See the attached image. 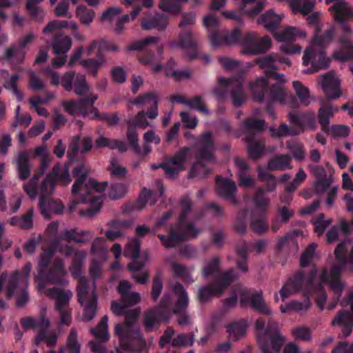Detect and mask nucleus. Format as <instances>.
<instances>
[{"instance_id": "obj_15", "label": "nucleus", "mask_w": 353, "mask_h": 353, "mask_svg": "<svg viewBox=\"0 0 353 353\" xmlns=\"http://www.w3.org/2000/svg\"><path fill=\"white\" fill-rule=\"evenodd\" d=\"M326 4L332 5L328 10L334 21L341 25V29L345 34L350 32L348 21H353V8L344 0H325Z\"/></svg>"}, {"instance_id": "obj_41", "label": "nucleus", "mask_w": 353, "mask_h": 353, "mask_svg": "<svg viewBox=\"0 0 353 353\" xmlns=\"http://www.w3.org/2000/svg\"><path fill=\"white\" fill-rule=\"evenodd\" d=\"M83 319L89 321L92 320L96 315L97 307V295L92 292L89 299L83 301Z\"/></svg>"}, {"instance_id": "obj_19", "label": "nucleus", "mask_w": 353, "mask_h": 353, "mask_svg": "<svg viewBox=\"0 0 353 353\" xmlns=\"http://www.w3.org/2000/svg\"><path fill=\"white\" fill-rule=\"evenodd\" d=\"M298 34L296 28L294 27H288L285 30L279 32H274L273 35L276 41L283 42L280 50L283 54H294L300 53L301 48L299 45H292Z\"/></svg>"}, {"instance_id": "obj_7", "label": "nucleus", "mask_w": 353, "mask_h": 353, "mask_svg": "<svg viewBox=\"0 0 353 353\" xmlns=\"http://www.w3.org/2000/svg\"><path fill=\"white\" fill-rule=\"evenodd\" d=\"M195 148L196 155L199 160L191 167L188 172L189 179L194 177L201 179L207 176L211 172V169L208 168L201 161L205 160L210 163L216 161L213 154L214 143L211 132L208 131L203 133L197 141Z\"/></svg>"}, {"instance_id": "obj_25", "label": "nucleus", "mask_w": 353, "mask_h": 353, "mask_svg": "<svg viewBox=\"0 0 353 353\" xmlns=\"http://www.w3.org/2000/svg\"><path fill=\"white\" fill-rule=\"evenodd\" d=\"M132 103L134 105L143 104L148 105L149 109L145 112L150 119H154L158 116V98L154 92H148L134 99Z\"/></svg>"}, {"instance_id": "obj_57", "label": "nucleus", "mask_w": 353, "mask_h": 353, "mask_svg": "<svg viewBox=\"0 0 353 353\" xmlns=\"http://www.w3.org/2000/svg\"><path fill=\"white\" fill-rule=\"evenodd\" d=\"M218 81L219 86L216 87L213 92L219 99H225L228 96L229 89L232 88V78L219 77Z\"/></svg>"}, {"instance_id": "obj_61", "label": "nucleus", "mask_w": 353, "mask_h": 353, "mask_svg": "<svg viewBox=\"0 0 353 353\" xmlns=\"http://www.w3.org/2000/svg\"><path fill=\"white\" fill-rule=\"evenodd\" d=\"M157 236L165 248H175L176 246V225L171 226L168 236L158 234Z\"/></svg>"}, {"instance_id": "obj_17", "label": "nucleus", "mask_w": 353, "mask_h": 353, "mask_svg": "<svg viewBox=\"0 0 353 353\" xmlns=\"http://www.w3.org/2000/svg\"><path fill=\"white\" fill-rule=\"evenodd\" d=\"M239 294L241 307L249 304L254 310L262 314H272V310L265 303L262 291L258 292L252 289L241 288Z\"/></svg>"}, {"instance_id": "obj_45", "label": "nucleus", "mask_w": 353, "mask_h": 353, "mask_svg": "<svg viewBox=\"0 0 353 353\" xmlns=\"http://www.w3.org/2000/svg\"><path fill=\"white\" fill-rule=\"evenodd\" d=\"M258 179L261 182H265V192H273L277 186V181L274 175L265 172L263 170L261 166L258 167Z\"/></svg>"}, {"instance_id": "obj_8", "label": "nucleus", "mask_w": 353, "mask_h": 353, "mask_svg": "<svg viewBox=\"0 0 353 353\" xmlns=\"http://www.w3.org/2000/svg\"><path fill=\"white\" fill-rule=\"evenodd\" d=\"M276 83L269 87L268 79L266 77L257 78L255 81L250 83V89L252 92L253 99L261 103L266 99L270 105L274 102L283 103L287 97V92L284 88L285 80L275 79Z\"/></svg>"}, {"instance_id": "obj_10", "label": "nucleus", "mask_w": 353, "mask_h": 353, "mask_svg": "<svg viewBox=\"0 0 353 353\" xmlns=\"http://www.w3.org/2000/svg\"><path fill=\"white\" fill-rule=\"evenodd\" d=\"M318 270L312 268L307 276L304 271H297L293 276L290 277L279 291L283 300L286 299L292 294L303 292L305 294H311L314 290V283L316 279Z\"/></svg>"}, {"instance_id": "obj_40", "label": "nucleus", "mask_w": 353, "mask_h": 353, "mask_svg": "<svg viewBox=\"0 0 353 353\" xmlns=\"http://www.w3.org/2000/svg\"><path fill=\"white\" fill-rule=\"evenodd\" d=\"M340 43L343 48L347 50H339L333 54V58L336 60L344 62L353 59V43L348 39L341 38Z\"/></svg>"}, {"instance_id": "obj_24", "label": "nucleus", "mask_w": 353, "mask_h": 353, "mask_svg": "<svg viewBox=\"0 0 353 353\" xmlns=\"http://www.w3.org/2000/svg\"><path fill=\"white\" fill-rule=\"evenodd\" d=\"M277 59L275 53H271L261 58L255 60V63L262 69H265V77L267 79H283V74H279L276 71L278 68L275 65V60Z\"/></svg>"}, {"instance_id": "obj_38", "label": "nucleus", "mask_w": 353, "mask_h": 353, "mask_svg": "<svg viewBox=\"0 0 353 353\" xmlns=\"http://www.w3.org/2000/svg\"><path fill=\"white\" fill-rule=\"evenodd\" d=\"M245 141L248 143V153L249 157L256 160L259 159L263 152V145L256 140L255 134H250L245 137Z\"/></svg>"}, {"instance_id": "obj_3", "label": "nucleus", "mask_w": 353, "mask_h": 353, "mask_svg": "<svg viewBox=\"0 0 353 353\" xmlns=\"http://www.w3.org/2000/svg\"><path fill=\"white\" fill-rule=\"evenodd\" d=\"M71 181L68 169L64 168L61 171L59 164L54 165L52 171L46 176L40 185L41 196L39 201L40 212L45 218L51 219L52 214H62L63 205L50 196L57 184L66 186Z\"/></svg>"}, {"instance_id": "obj_56", "label": "nucleus", "mask_w": 353, "mask_h": 353, "mask_svg": "<svg viewBox=\"0 0 353 353\" xmlns=\"http://www.w3.org/2000/svg\"><path fill=\"white\" fill-rule=\"evenodd\" d=\"M270 131L272 132V136L275 137L296 136L300 134V130H296L295 128L290 127L285 123H282L278 128L270 127Z\"/></svg>"}, {"instance_id": "obj_4", "label": "nucleus", "mask_w": 353, "mask_h": 353, "mask_svg": "<svg viewBox=\"0 0 353 353\" xmlns=\"http://www.w3.org/2000/svg\"><path fill=\"white\" fill-rule=\"evenodd\" d=\"M347 241H342L337 245L334 252L336 259L335 263L332 265L330 272L327 268H325L319 276L321 283H329L336 301H339L345 288V284L341 281L342 272L345 269H347L350 272H353V245L349 254H347Z\"/></svg>"}, {"instance_id": "obj_26", "label": "nucleus", "mask_w": 353, "mask_h": 353, "mask_svg": "<svg viewBox=\"0 0 353 353\" xmlns=\"http://www.w3.org/2000/svg\"><path fill=\"white\" fill-rule=\"evenodd\" d=\"M46 294L55 299L54 308L57 311L68 309L69 301L72 294L70 290H64L58 288H48Z\"/></svg>"}, {"instance_id": "obj_1", "label": "nucleus", "mask_w": 353, "mask_h": 353, "mask_svg": "<svg viewBox=\"0 0 353 353\" xmlns=\"http://www.w3.org/2000/svg\"><path fill=\"white\" fill-rule=\"evenodd\" d=\"M73 176L76 179L72 186V194L79 197V201H73L74 206L79 203H90V206L80 211L81 216L92 217L95 216L101 208V200L99 196L93 195V192H103L108 187V182L99 183L93 179H90L87 183L88 170L83 163L78 164L72 170Z\"/></svg>"}, {"instance_id": "obj_37", "label": "nucleus", "mask_w": 353, "mask_h": 353, "mask_svg": "<svg viewBox=\"0 0 353 353\" xmlns=\"http://www.w3.org/2000/svg\"><path fill=\"white\" fill-rule=\"evenodd\" d=\"M176 153L174 154L171 159H167L161 163H154L151 165L153 170L161 168L164 170L166 176L169 179L176 177Z\"/></svg>"}, {"instance_id": "obj_21", "label": "nucleus", "mask_w": 353, "mask_h": 353, "mask_svg": "<svg viewBox=\"0 0 353 353\" xmlns=\"http://www.w3.org/2000/svg\"><path fill=\"white\" fill-rule=\"evenodd\" d=\"M215 182L217 194L236 205L237 203L235 198V192L236 191V183L232 180L223 178L221 176H216Z\"/></svg>"}, {"instance_id": "obj_51", "label": "nucleus", "mask_w": 353, "mask_h": 353, "mask_svg": "<svg viewBox=\"0 0 353 353\" xmlns=\"http://www.w3.org/2000/svg\"><path fill=\"white\" fill-rule=\"evenodd\" d=\"M128 190V185L123 183H113L108 191V197L114 201L125 196Z\"/></svg>"}, {"instance_id": "obj_31", "label": "nucleus", "mask_w": 353, "mask_h": 353, "mask_svg": "<svg viewBox=\"0 0 353 353\" xmlns=\"http://www.w3.org/2000/svg\"><path fill=\"white\" fill-rule=\"evenodd\" d=\"M97 59H87L80 61L81 66L85 68L93 77L98 76L99 69L105 63L106 59L103 52L99 50L96 53Z\"/></svg>"}, {"instance_id": "obj_28", "label": "nucleus", "mask_w": 353, "mask_h": 353, "mask_svg": "<svg viewBox=\"0 0 353 353\" xmlns=\"http://www.w3.org/2000/svg\"><path fill=\"white\" fill-rule=\"evenodd\" d=\"M93 236L94 234L90 230L78 231L77 228H74L65 230L60 234V238L68 243L74 241L77 243H85L90 241Z\"/></svg>"}, {"instance_id": "obj_47", "label": "nucleus", "mask_w": 353, "mask_h": 353, "mask_svg": "<svg viewBox=\"0 0 353 353\" xmlns=\"http://www.w3.org/2000/svg\"><path fill=\"white\" fill-rule=\"evenodd\" d=\"M85 254L83 252H76L72 260L70 272L74 279L81 277Z\"/></svg>"}, {"instance_id": "obj_58", "label": "nucleus", "mask_w": 353, "mask_h": 353, "mask_svg": "<svg viewBox=\"0 0 353 353\" xmlns=\"http://www.w3.org/2000/svg\"><path fill=\"white\" fill-rule=\"evenodd\" d=\"M251 229L259 234H262L268 232L269 223L266 215H262L260 217L252 218L250 222Z\"/></svg>"}, {"instance_id": "obj_54", "label": "nucleus", "mask_w": 353, "mask_h": 353, "mask_svg": "<svg viewBox=\"0 0 353 353\" xmlns=\"http://www.w3.org/2000/svg\"><path fill=\"white\" fill-rule=\"evenodd\" d=\"M265 193L263 188H258L253 195L254 203L263 212H266L270 203L269 198L265 196Z\"/></svg>"}, {"instance_id": "obj_2", "label": "nucleus", "mask_w": 353, "mask_h": 353, "mask_svg": "<svg viewBox=\"0 0 353 353\" xmlns=\"http://www.w3.org/2000/svg\"><path fill=\"white\" fill-rule=\"evenodd\" d=\"M210 40L214 47L239 43L242 46L241 52L243 54H264L272 46V41L269 37L259 38L254 32H248L242 35L237 28L231 31L228 30L214 31L210 35Z\"/></svg>"}, {"instance_id": "obj_60", "label": "nucleus", "mask_w": 353, "mask_h": 353, "mask_svg": "<svg viewBox=\"0 0 353 353\" xmlns=\"http://www.w3.org/2000/svg\"><path fill=\"white\" fill-rule=\"evenodd\" d=\"M290 123L294 124L296 130H300V134L305 130V121L309 120V116L307 114H299L296 112H290L288 114Z\"/></svg>"}, {"instance_id": "obj_39", "label": "nucleus", "mask_w": 353, "mask_h": 353, "mask_svg": "<svg viewBox=\"0 0 353 353\" xmlns=\"http://www.w3.org/2000/svg\"><path fill=\"white\" fill-rule=\"evenodd\" d=\"M231 98L235 107H240L245 101L244 89L242 83L236 78H232Z\"/></svg>"}, {"instance_id": "obj_32", "label": "nucleus", "mask_w": 353, "mask_h": 353, "mask_svg": "<svg viewBox=\"0 0 353 353\" xmlns=\"http://www.w3.org/2000/svg\"><path fill=\"white\" fill-rule=\"evenodd\" d=\"M334 326L339 325L343 327V334L345 337H347L352 332L353 326V314L346 310L339 312L332 321Z\"/></svg>"}, {"instance_id": "obj_36", "label": "nucleus", "mask_w": 353, "mask_h": 353, "mask_svg": "<svg viewBox=\"0 0 353 353\" xmlns=\"http://www.w3.org/2000/svg\"><path fill=\"white\" fill-rule=\"evenodd\" d=\"M265 1L262 0H242L240 8L250 17H254L264 8Z\"/></svg>"}, {"instance_id": "obj_16", "label": "nucleus", "mask_w": 353, "mask_h": 353, "mask_svg": "<svg viewBox=\"0 0 353 353\" xmlns=\"http://www.w3.org/2000/svg\"><path fill=\"white\" fill-rule=\"evenodd\" d=\"M156 184L157 190H149L143 188L137 201L127 203L123 205V212L130 213L134 210H141L148 203L152 205H154L157 198L162 196L165 190L161 181L157 180Z\"/></svg>"}, {"instance_id": "obj_33", "label": "nucleus", "mask_w": 353, "mask_h": 353, "mask_svg": "<svg viewBox=\"0 0 353 353\" xmlns=\"http://www.w3.org/2000/svg\"><path fill=\"white\" fill-rule=\"evenodd\" d=\"M33 214L34 210L32 208H30L21 216H14L12 217L9 221V223L10 225L18 227L21 230H30L33 228Z\"/></svg>"}, {"instance_id": "obj_29", "label": "nucleus", "mask_w": 353, "mask_h": 353, "mask_svg": "<svg viewBox=\"0 0 353 353\" xmlns=\"http://www.w3.org/2000/svg\"><path fill=\"white\" fill-rule=\"evenodd\" d=\"M168 24V17L161 13H157L150 19L143 18L141 22V28L145 30L157 29L163 31L167 28Z\"/></svg>"}, {"instance_id": "obj_14", "label": "nucleus", "mask_w": 353, "mask_h": 353, "mask_svg": "<svg viewBox=\"0 0 353 353\" xmlns=\"http://www.w3.org/2000/svg\"><path fill=\"white\" fill-rule=\"evenodd\" d=\"M98 99V96L90 94L87 97L79 100L71 99L63 101L62 106L65 112L70 115L80 114L83 117H94L98 114V110L94 107V103Z\"/></svg>"}, {"instance_id": "obj_48", "label": "nucleus", "mask_w": 353, "mask_h": 353, "mask_svg": "<svg viewBox=\"0 0 353 353\" xmlns=\"http://www.w3.org/2000/svg\"><path fill=\"white\" fill-rule=\"evenodd\" d=\"M20 76L18 74H13L10 79L6 80L3 85L5 89L10 90L12 94L16 97L19 101L23 100L24 96L23 92L18 88L17 82L19 80Z\"/></svg>"}, {"instance_id": "obj_13", "label": "nucleus", "mask_w": 353, "mask_h": 353, "mask_svg": "<svg viewBox=\"0 0 353 353\" xmlns=\"http://www.w3.org/2000/svg\"><path fill=\"white\" fill-rule=\"evenodd\" d=\"M265 321L259 318L256 321V328L258 331L264 333L257 336V343L262 353H279L283 346L285 339L279 332L270 333L265 330Z\"/></svg>"}, {"instance_id": "obj_50", "label": "nucleus", "mask_w": 353, "mask_h": 353, "mask_svg": "<svg viewBox=\"0 0 353 353\" xmlns=\"http://www.w3.org/2000/svg\"><path fill=\"white\" fill-rule=\"evenodd\" d=\"M239 278L238 274L233 268L225 272L218 279L216 286L221 289V294L235 279Z\"/></svg>"}, {"instance_id": "obj_5", "label": "nucleus", "mask_w": 353, "mask_h": 353, "mask_svg": "<svg viewBox=\"0 0 353 353\" xmlns=\"http://www.w3.org/2000/svg\"><path fill=\"white\" fill-rule=\"evenodd\" d=\"M140 311L137 309L127 310L123 324H117L115 334L120 339L119 353H148L146 342L139 328L134 323L139 316Z\"/></svg>"}, {"instance_id": "obj_63", "label": "nucleus", "mask_w": 353, "mask_h": 353, "mask_svg": "<svg viewBox=\"0 0 353 353\" xmlns=\"http://www.w3.org/2000/svg\"><path fill=\"white\" fill-rule=\"evenodd\" d=\"M162 278L163 275L160 271L157 272L153 278L151 296L154 301H157L161 294L163 289Z\"/></svg>"}, {"instance_id": "obj_18", "label": "nucleus", "mask_w": 353, "mask_h": 353, "mask_svg": "<svg viewBox=\"0 0 353 353\" xmlns=\"http://www.w3.org/2000/svg\"><path fill=\"white\" fill-rule=\"evenodd\" d=\"M124 122L128 125L126 132V137L129 142L130 148L134 153L141 152V148L139 144L138 133L136 128H145L150 123L146 120L144 110L137 113L134 117H131L124 120Z\"/></svg>"}, {"instance_id": "obj_34", "label": "nucleus", "mask_w": 353, "mask_h": 353, "mask_svg": "<svg viewBox=\"0 0 353 353\" xmlns=\"http://www.w3.org/2000/svg\"><path fill=\"white\" fill-rule=\"evenodd\" d=\"M281 17L275 14L272 10L266 11L261 15L258 22L270 31L275 30L281 21Z\"/></svg>"}, {"instance_id": "obj_11", "label": "nucleus", "mask_w": 353, "mask_h": 353, "mask_svg": "<svg viewBox=\"0 0 353 353\" xmlns=\"http://www.w3.org/2000/svg\"><path fill=\"white\" fill-rule=\"evenodd\" d=\"M181 212L178 214V250L179 243L196 239L201 229L196 228L193 223L186 219L192 209V201L188 196H183L180 201Z\"/></svg>"}, {"instance_id": "obj_55", "label": "nucleus", "mask_w": 353, "mask_h": 353, "mask_svg": "<svg viewBox=\"0 0 353 353\" xmlns=\"http://www.w3.org/2000/svg\"><path fill=\"white\" fill-rule=\"evenodd\" d=\"M72 90L78 96H84L88 93L89 85L85 75L81 74H78L76 75Z\"/></svg>"}, {"instance_id": "obj_30", "label": "nucleus", "mask_w": 353, "mask_h": 353, "mask_svg": "<svg viewBox=\"0 0 353 353\" xmlns=\"http://www.w3.org/2000/svg\"><path fill=\"white\" fill-rule=\"evenodd\" d=\"M338 110L339 108L333 105L331 103L321 101V105L319 109L317 117L322 130H325L329 125L330 119Z\"/></svg>"}, {"instance_id": "obj_35", "label": "nucleus", "mask_w": 353, "mask_h": 353, "mask_svg": "<svg viewBox=\"0 0 353 353\" xmlns=\"http://www.w3.org/2000/svg\"><path fill=\"white\" fill-rule=\"evenodd\" d=\"M178 103H182L187 107L196 110L205 114H208L209 111L205 105L201 96L196 95L190 99H187L185 97L178 94Z\"/></svg>"}, {"instance_id": "obj_52", "label": "nucleus", "mask_w": 353, "mask_h": 353, "mask_svg": "<svg viewBox=\"0 0 353 353\" xmlns=\"http://www.w3.org/2000/svg\"><path fill=\"white\" fill-rule=\"evenodd\" d=\"M265 120L256 119L253 117H248L242 122L243 126L248 133L263 131L265 129Z\"/></svg>"}, {"instance_id": "obj_12", "label": "nucleus", "mask_w": 353, "mask_h": 353, "mask_svg": "<svg viewBox=\"0 0 353 353\" xmlns=\"http://www.w3.org/2000/svg\"><path fill=\"white\" fill-rule=\"evenodd\" d=\"M195 21L196 14L194 12H183L181 14V20L178 23V27L185 28L178 37V47L189 50V57L191 60L199 57L197 41L191 29L185 27L194 24Z\"/></svg>"}, {"instance_id": "obj_23", "label": "nucleus", "mask_w": 353, "mask_h": 353, "mask_svg": "<svg viewBox=\"0 0 353 353\" xmlns=\"http://www.w3.org/2000/svg\"><path fill=\"white\" fill-rule=\"evenodd\" d=\"M32 269V264L30 262H27L22 268L21 272L18 270L12 272L8 280V284L6 290V296L8 299H11L17 287L21 278H22L26 283H27L29 275Z\"/></svg>"}, {"instance_id": "obj_27", "label": "nucleus", "mask_w": 353, "mask_h": 353, "mask_svg": "<svg viewBox=\"0 0 353 353\" xmlns=\"http://www.w3.org/2000/svg\"><path fill=\"white\" fill-rule=\"evenodd\" d=\"M13 163L15 164L19 178L21 181L26 180L30 175V155L26 151H21L14 159Z\"/></svg>"}, {"instance_id": "obj_44", "label": "nucleus", "mask_w": 353, "mask_h": 353, "mask_svg": "<svg viewBox=\"0 0 353 353\" xmlns=\"http://www.w3.org/2000/svg\"><path fill=\"white\" fill-rule=\"evenodd\" d=\"M247 330L246 321L243 319L239 321L232 322L227 327V332L230 337L234 338V340H239L243 337Z\"/></svg>"}, {"instance_id": "obj_49", "label": "nucleus", "mask_w": 353, "mask_h": 353, "mask_svg": "<svg viewBox=\"0 0 353 353\" xmlns=\"http://www.w3.org/2000/svg\"><path fill=\"white\" fill-rule=\"evenodd\" d=\"M72 46V39L68 36L61 38L56 37L52 44V48L55 54H65Z\"/></svg>"}, {"instance_id": "obj_22", "label": "nucleus", "mask_w": 353, "mask_h": 353, "mask_svg": "<svg viewBox=\"0 0 353 353\" xmlns=\"http://www.w3.org/2000/svg\"><path fill=\"white\" fill-rule=\"evenodd\" d=\"M321 85L327 99H336L341 95L340 81L333 72H329L323 77Z\"/></svg>"}, {"instance_id": "obj_20", "label": "nucleus", "mask_w": 353, "mask_h": 353, "mask_svg": "<svg viewBox=\"0 0 353 353\" xmlns=\"http://www.w3.org/2000/svg\"><path fill=\"white\" fill-rule=\"evenodd\" d=\"M167 297L164 296L161 306L148 310L144 314L143 325L146 332H151L154 327L165 319V310L163 308Z\"/></svg>"}, {"instance_id": "obj_62", "label": "nucleus", "mask_w": 353, "mask_h": 353, "mask_svg": "<svg viewBox=\"0 0 353 353\" xmlns=\"http://www.w3.org/2000/svg\"><path fill=\"white\" fill-rule=\"evenodd\" d=\"M141 241L137 238L132 239L127 245L124 254L131 259H139L140 255Z\"/></svg>"}, {"instance_id": "obj_42", "label": "nucleus", "mask_w": 353, "mask_h": 353, "mask_svg": "<svg viewBox=\"0 0 353 353\" xmlns=\"http://www.w3.org/2000/svg\"><path fill=\"white\" fill-rule=\"evenodd\" d=\"M291 157L289 155L280 154L272 158L268 163V169L270 171H283L289 167Z\"/></svg>"}, {"instance_id": "obj_6", "label": "nucleus", "mask_w": 353, "mask_h": 353, "mask_svg": "<svg viewBox=\"0 0 353 353\" xmlns=\"http://www.w3.org/2000/svg\"><path fill=\"white\" fill-rule=\"evenodd\" d=\"M54 255L52 250L49 249L43 252L39 261V276L41 281L39 283V288H44V282L50 284H57L60 285H65L68 281L65 279L67 272L64 268L63 260L61 258L54 259L52 265L46 271L50 263L52 261Z\"/></svg>"}, {"instance_id": "obj_43", "label": "nucleus", "mask_w": 353, "mask_h": 353, "mask_svg": "<svg viewBox=\"0 0 353 353\" xmlns=\"http://www.w3.org/2000/svg\"><path fill=\"white\" fill-rule=\"evenodd\" d=\"M221 294V288H218L215 284H208L199 289L198 299L201 303H205L213 296Z\"/></svg>"}, {"instance_id": "obj_64", "label": "nucleus", "mask_w": 353, "mask_h": 353, "mask_svg": "<svg viewBox=\"0 0 353 353\" xmlns=\"http://www.w3.org/2000/svg\"><path fill=\"white\" fill-rule=\"evenodd\" d=\"M76 12L80 21L85 25H89L95 15L93 10H88L85 6H79L77 8Z\"/></svg>"}, {"instance_id": "obj_46", "label": "nucleus", "mask_w": 353, "mask_h": 353, "mask_svg": "<svg viewBox=\"0 0 353 353\" xmlns=\"http://www.w3.org/2000/svg\"><path fill=\"white\" fill-rule=\"evenodd\" d=\"M108 316H104L101 318L96 327L91 328L90 331L92 334L101 342H105L110 338V335L108 332Z\"/></svg>"}, {"instance_id": "obj_9", "label": "nucleus", "mask_w": 353, "mask_h": 353, "mask_svg": "<svg viewBox=\"0 0 353 353\" xmlns=\"http://www.w3.org/2000/svg\"><path fill=\"white\" fill-rule=\"evenodd\" d=\"M328 42L323 39L321 35H318L316 32L313 39L312 44L308 47L303 57V64L308 65L311 63V68L304 70L305 74H312L319 70L327 69L330 63V59L327 57L325 48Z\"/></svg>"}, {"instance_id": "obj_53", "label": "nucleus", "mask_w": 353, "mask_h": 353, "mask_svg": "<svg viewBox=\"0 0 353 353\" xmlns=\"http://www.w3.org/2000/svg\"><path fill=\"white\" fill-rule=\"evenodd\" d=\"M293 88L301 103L304 105L307 106L310 103L309 89L303 85V84L299 81L293 82Z\"/></svg>"}, {"instance_id": "obj_59", "label": "nucleus", "mask_w": 353, "mask_h": 353, "mask_svg": "<svg viewBox=\"0 0 353 353\" xmlns=\"http://www.w3.org/2000/svg\"><path fill=\"white\" fill-rule=\"evenodd\" d=\"M79 282L77 287L78 302L81 305H83V301L89 299L88 288L89 283L85 276L79 277Z\"/></svg>"}]
</instances>
